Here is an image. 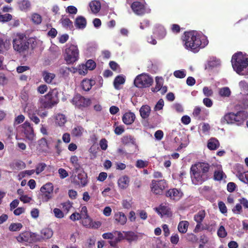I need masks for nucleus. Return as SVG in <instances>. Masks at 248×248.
I'll list each match as a JSON object with an SVG mask.
<instances>
[{"label": "nucleus", "instance_id": "nucleus-1", "mask_svg": "<svg viewBox=\"0 0 248 248\" xmlns=\"http://www.w3.org/2000/svg\"><path fill=\"white\" fill-rule=\"evenodd\" d=\"M182 40L185 48L194 53L208 44L207 37L195 31L185 32Z\"/></svg>", "mask_w": 248, "mask_h": 248}, {"label": "nucleus", "instance_id": "nucleus-2", "mask_svg": "<svg viewBox=\"0 0 248 248\" xmlns=\"http://www.w3.org/2000/svg\"><path fill=\"white\" fill-rule=\"evenodd\" d=\"M209 165L204 162H198L191 166L190 177L192 182L195 185H201L207 179Z\"/></svg>", "mask_w": 248, "mask_h": 248}, {"label": "nucleus", "instance_id": "nucleus-3", "mask_svg": "<svg viewBox=\"0 0 248 248\" xmlns=\"http://www.w3.org/2000/svg\"><path fill=\"white\" fill-rule=\"evenodd\" d=\"M232 63L234 70L238 74L248 75V72L244 70L248 66V55L243 54L241 52H238L232 56Z\"/></svg>", "mask_w": 248, "mask_h": 248}, {"label": "nucleus", "instance_id": "nucleus-4", "mask_svg": "<svg viewBox=\"0 0 248 248\" xmlns=\"http://www.w3.org/2000/svg\"><path fill=\"white\" fill-rule=\"evenodd\" d=\"M58 102L57 92L55 90L49 91L46 95L42 96L39 100L40 108H51Z\"/></svg>", "mask_w": 248, "mask_h": 248}, {"label": "nucleus", "instance_id": "nucleus-5", "mask_svg": "<svg viewBox=\"0 0 248 248\" xmlns=\"http://www.w3.org/2000/svg\"><path fill=\"white\" fill-rule=\"evenodd\" d=\"M248 118V112L244 110L238 111L236 113L231 112L224 116V119L228 124H233L237 125L243 124Z\"/></svg>", "mask_w": 248, "mask_h": 248}, {"label": "nucleus", "instance_id": "nucleus-6", "mask_svg": "<svg viewBox=\"0 0 248 248\" xmlns=\"http://www.w3.org/2000/svg\"><path fill=\"white\" fill-rule=\"evenodd\" d=\"M64 58L68 64H72L77 62L79 58V51L77 46L67 44L64 54Z\"/></svg>", "mask_w": 248, "mask_h": 248}, {"label": "nucleus", "instance_id": "nucleus-7", "mask_svg": "<svg viewBox=\"0 0 248 248\" xmlns=\"http://www.w3.org/2000/svg\"><path fill=\"white\" fill-rule=\"evenodd\" d=\"M13 48L19 53L27 51L29 46V43L23 34H17L13 41Z\"/></svg>", "mask_w": 248, "mask_h": 248}, {"label": "nucleus", "instance_id": "nucleus-8", "mask_svg": "<svg viewBox=\"0 0 248 248\" xmlns=\"http://www.w3.org/2000/svg\"><path fill=\"white\" fill-rule=\"evenodd\" d=\"M16 239L17 241L20 243L25 242L29 243H32L40 241L41 238L39 234L36 233L27 231L20 233L16 237Z\"/></svg>", "mask_w": 248, "mask_h": 248}, {"label": "nucleus", "instance_id": "nucleus-9", "mask_svg": "<svg viewBox=\"0 0 248 248\" xmlns=\"http://www.w3.org/2000/svg\"><path fill=\"white\" fill-rule=\"evenodd\" d=\"M54 186L51 183H47L40 188V198L43 202H47L53 198Z\"/></svg>", "mask_w": 248, "mask_h": 248}, {"label": "nucleus", "instance_id": "nucleus-10", "mask_svg": "<svg viewBox=\"0 0 248 248\" xmlns=\"http://www.w3.org/2000/svg\"><path fill=\"white\" fill-rule=\"evenodd\" d=\"M240 91L241 102L244 108H248V82L245 80H242L238 83Z\"/></svg>", "mask_w": 248, "mask_h": 248}, {"label": "nucleus", "instance_id": "nucleus-11", "mask_svg": "<svg viewBox=\"0 0 248 248\" xmlns=\"http://www.w3.org/2000/svg\"><path fill=\"white\" fill-rule=\"evenodd\" d=\"M153 78L148 75L142 74L138 76L134 80L135 85L138 88H146L151 86Z\"/></svg>", "mask_w": 248, "mask_h": 248}, {"label": "nucleus", "instance_id": "nucleus-12", "mask_svg": "<svg viewBox=\"0 0 248 248\" xmlns=\"http://www.w3.org/2000/svg\"><path fill=\"white\" fill-rule=\"evenodd\" d=\"M131 8L133 12L138 16H142L151 12V9L147 7L146 4L144 2L134 1L131 4Z\"/></svg>", "mask_w": 248, "mask_h": 248}, {"label": "nucleus", "instance_id": "nucleus-13", "mask_svg": "<svg viewBox=\"0 0 248 248\" xmlns=\"http://www.w3.org/2000/svg\"><path fill=\"white\" fill-rule=\"evenodd\" d=\"M166 187L167 184L164 180L153 181L151 190L154 193L160 195Z\"/></svg>", "mask_w": 248, "mask_h": 248}, {"label": "nucleus", "instance_id": "nucleus-14", "mask_svg": "<svg viewBox=\"0 0 248 248\" xmlns=\"http://www.w3.org/2000/svg\"><path fill=\"white\" fill-rule=\"evenodd\" d=\"M72 103L77 107H87L90 104L91 101L88 98H84L79 94H77L72 100Z\"/></svg>", "mask_w": 248, "mask_h": 248}, {"label": "nucleus", "instance_id": "nucleus-15", "mask_svg": "<svg viewBox=\"0 0 248 248\" xmlns=\"http://www.w3.org/2000/svg\"><path fill=\"white\" fill-rule=\"evenodd\" d=\"M22 126L26 138L30 140H33L35 137V134L33 127L31 124L29 122L26 121L22 125Z\"/></svg>", "mask_w": 248, "mask_h": 248}, {"label": "nucleus", "instance_id": "nucleus-16", "mask_svg": "<svg viewBox=\"0 0 248 248\" xmlns=\"http://www.w3.org/2000/svg\"><path fill=\"white\" fill-rule=\"evenodd\" d=\"M81 220L82 225L86 228L96 229L101 226V223L99 221L93 222L89 216L83 217Z\"/></svg>", "mask_w": 248, "mask_h": 248}, {"label": "nucleus", "instance_id": "nucleus-17", "mask_svg": "<svg viewBox=\"0 0 248 248\" xmlns=\"http://www.w3.org/2000/svg\"><path fill=\"white\" fill-rule=\"evenodd\" d=\"M155 210L161 217L163 216L170 217L171 215L170 208L166 203L160 204L158 207L155 208Z\"/></svg>", "mask_w": 248, "mask_h": 248}, {"label": "nucleus", "instance_id": "nucleus-18", "mask_svg": "<svg viewBox=\"0 0 248 248\" xmlns=\"http://www.w3.org/2000/svg\"><path fill=\"white\" fill-rule=\"evenodd\" d=\"M183 195V193L180 190L176 188L169 190L166 194L167 197H169L170 199L175 201L179 200Z\"/></svg>", "mask_w": 248, "mask_h": 248}, {"label": "nucleus", "instance_id": "nucleus-19", "mask_svg": "<svg viewBox=\"0 0 248 248\" xmlns=\"http://www.w3.org/2000/svg\"><path fill=\"white\" fill-rule=\"evenodd\" d=\"M124 239V234L118 231L109 233V245L115 246V244Z\"/></svg>", "mask_w": 248, "mask_h": 248}, {"label": "nucleus", "instance_id": "nucleus-20", "mask_svg": "<svg viewBox=\"0 0 248 248\" xmlns=\"http://www.w3.org/2000/svg\"><path fill=\"white\" fill-rule=\"evenodd\" d=\"M89 6L91 13L94 15L99 13L101 7L100 2L97 0L91 1L89 4Z\"/></svg>", "mask_w": 248, "mask_h": 248}, {"label": "nucleus", "instance_id": "nucleus-21", "mask_svg": "<svg viewBox=\"0 0 248 248\" xmlns=\"http://www.w3.org/2000/svg\"><path fill=\"white\" fill-rule=\"evenodd\" d=\"M136 116L133 112L129 111L125 113L123 117L122 120L124 124L128 125L132 124L135 121Z\"/></svg>", "mask_w": 248, "mask_h": 248}, {"label": "nucleus", "instance_id": "nucleus-22", "mask_svg": "<svg viewBox=\"0 0 248 248\" xmlns=\"http://www.w3.org/2000/svg\"><path fill=\"white\" fill-rule=\"evenodd\" d=\"M130 179L126 175H123L120 177L118 180V185L121 189H126L129 184Z\"/></svg>", "mask_w": 248, "mask_h": 248}, {"label": "nucleus", "instance_id": "nucleus-23", "mask_svg": "<svg viewBox=\"0 0 248 248\" xmlns=\"http://www.w3.org/2000/svg\"><path fill=\"white\" fill-rule=\"evenodd\" d=\"M95 84V81L93 79L85 78L81 83V86L83 90L89 91L92 87Z\"/></svg>", "mask_w": 248, "mask_h": 248}, {"label": "nucleus", "instance_id": "nucleus-24", "mask_svg": "<svg viewBox=\"0 0 248 248\" xmlns=\"http://www.w3.org/2000/svg\"><path fill=\"white\" fill-rule=\"evenodd\" d=\"M140 113L142 118L147 119L150 116L151 108L148 105H143L140 108Z\"/></svg>", "mask_w": 248, "mask_h": 248}, {"label": "nucleus", "instance_id": "nucleus-25", "mask_svg": "<svg viewBox=\"0 0 248 248\" xmlns=\"http://www.w3.org/2000/svg\"><path fill=\"white\" fill-rule=\"evenodd\" d=\"M86 20L85 17L82 16H78L75 20V26L77 28L83 29L86 27Z\"/></svg>", "mask_w": 248, "mask_h": 248}, {"label": "nucleus", "instance_id": "nucleus-26", "mask_svg": "<svg viewBox=\"0 0 248 248\" xmlns=\"http://www.w3.org/2000/svg\"><path fill=\"white\" fill-rule=\"evenodd\" d=\"M84 132V128L79 125H75L71 131V135L73 137H80Z\"/></svg>", "mask_w": 248, "mask_h": 248}, {"label": "nucleus", "instance_id": "nucleus-27", "mask_svg": "<svg viewBox=\"0 0 248 248\" xmlns=\"http://www.w3.org/2000/svg\"><path fill=\"white\" fill-rule=\"evenodd\" d=\"M55 123L60 126L64 125L65 123L67 121L66 117L62 114H57L56 115L55 117Z\"/></svg>", "mask_w": 248, "mask_h": 248}, {"label": "nucleus", "instance_id": "nucleus-28", "mask_svg": "<svg viewBox=\"0 0 248 248\" xmlns=\"http://www.w3.org/2000/svg\"><path fill=\"white\" fill-rule=\"evenodd\" d=\"M206 216L205 210H202L194 215L193 218L196 223H202Z\"/></svg>", "mask_w": 248, "mask_h": 248}, {"label": "nucleus", "instance_id": "nucleus-29", "mask_svg": "<svg viewBox=\"0 0 248 248\" xmlns=\"http://www.w3.org/2000/svg\"><path fill=\"white\" fill-rule=\"evenodd\" d=\"M125 78L122 75L117 76L113 81V86L115 89L118 90L120 89V86L124 84Z\"/></svg>", "mask_w": 248, "mask_h": 248}, {"label": "nucleus", "instance_id": "nucleus-30", "mask_svg": "<svg viewBox=\"0 0 248 248\" xmlns=\"http://www.w3.org/2000/svg\"><path fill=\"white\" fill-rule=\"evenodd\" d=\"M219 146V141L215 138L210 139L207 143V147L211 150H215Z\"/></svg>", "mask_w": 248, "mask_h": 248}, {"label": "nucleus", "instance_id": "nucleus-31", "mask_svg": "<svg viewBox=\"0 0 248 248\" xmlns=\"http://www.w3.org/2000/svg\"><path fill=\"white\" fill-rule=\"evenodd\" d=\"M189 225V222L187 221L184 220L180 221L178 225V231L182 233H186L187 231Z\"/></svg>", "mask_w": 248, "mask_h": 248}, {"label": "nucleus", "instance_id": "nucleus-32", "mask_svg": "<svg viewBox=\"0 0 248 248\" xmlns=\"http://www.w3.org/2000/svg\"><path fill=\"white\" fill-rule=\"evenodd\" d=\"M52 230L49 228L43 229L41 232V236L43 239H48L50 238L53 235Z\"/></svg>", "mask_w": 248, "mask_h": 248}, {"label": "nucleus", "instance_id": "nucleus-33", "mask_svg": "<svg viewBox=\"0 0 248 248\" xmlns=\"http://www.w3.org/2000/svg\"><path fill=\"white\" fill-rule=\"evenodd\" d=\"M24 111L28 114L29 117L32 115L33 114H36L38 111L36 107L32 104H27L25 107Z\"/></svg>", "mask_w": 248, "mask_h": 248}, {"label": "nucleus", "instance_id": "nucleus-34", "mask_svg": "<svg viewBox=\"0 0 248 248\" xmlns=\"http://www.w3.org/2000/svg\"><path fill=\"white\" fill-rule=\"evenodd\" d=\"M125 238L129 242L136 241L138 236L134 232H124V239Z\"/></svg>", "mask_w": 248, "mask_h": 248}, {"label": "nucleus", "instance_id": "nucleus-35", "mask_svg": "<svg viewBox=\"0 0 248 248\" xmlns=\"http://www.w3.org/2000/svg\"><path fill=\"white\" fill-rule=\"evenodd\" d=\"M154 33L159 39L163 38L166 34L165 29L164 27L161 25L158 26Z\"/></svg>", "mask_w": 248, "mask_h": 248}, {"label": "nucleus", "instance_id": "nucleus-36", "mask_svg": "<svg viewBox=\"0 0 248 248\" xmlns=\"http://www.w3.org/2000/svg\"><path fill=\"white\" fill-rule=\"evenodd\" d=\"M19 9L23 11H27L30 8L31 3L29 0H22L18 2Z\"/></svg>", "mask_w": 248, "mask_h": 248}, {"label": "nucleus", "instance_id": "nucleus-37", "mask_svg": "<svg viewBox=\"0 0 248 248\" xmlns=\"http://www.w3.org/2000/svg\"><path fill=\"white\" fill-rule=\"evenodd\" d=\"M115 219L116 221L120 223L121 224H124L126 223L127 218L125 215L122 212H119L115 215Z\"/></svg>", "mask_w": 248, "mask_h": 248}, {"label": "nucleus", "instance_id": "nucleus-38", "mask_svg": "<svg viewBox=\"0 0 248 248\" xmlns=\"http://www.w3.org/2000/svg\"><path fill=\"white\" fill-rule=\"evenodd\" d=\"M60 23L66 29H71L73 27V23L69 18L62 16L60 20Z\"/></svg>", "mask_w": 248, "mask_h": 248}, {"label": "nucleus", "instance_id": "nucleus-39", "mask_svg": "<svg viewBox=\"0 0 248 248\" xmlns=\"http://www.w3.org/2000/svg\"><path fill=\"white\" fill-rule=\"evenodd\" d=\"M44 80L47 83H51L55 77V74L47 72H44L43 73Z\"/></svg>", "mask_w": 248, "mask_h": 248}, {"label": "nucleus", "instance_id": "nucleus-40", "mask_svg": "<svg viewBox=\"0 0 248 248\" xmlns=\"http://www.w3.org/2000/svg\"><path fill=\"white\" fill-rule=\"evenodd\" d=\"M219 94L224 97H228L230 96L231 92L230 89L228 87L221 88L219 90Z\"/></svg>", "mask_w": 248, "mask_h": 248}, {"label": "nucleus", "instance_id": "nucleus-41", "mask_svg": "<svg viewBox=\"0 0 248 248\" xmlns=\"http://www.w3.org/2000/svg\"><path fill=\"white\" fill-rule=\"evenodd\" d=\"M122 141L124 144L129 143L133 145L136 144V140L131 136H124L122 139Z\"/></svg>", "mask_w": 248, "mask_h": 248}, {"label": "nucleus", "instance_id": "nucleus-42", "mask_svg": "<svg viewBox=\"0 0 248 248\" xmlns=\"http://www.w3.org/2000/svg\"><path fill=\"white\" fill-rule=\"evenodd\" d=\"M214 177L215 180L220 181L225 178L226 175L222 170H218L215 171Z\"/></svg>", "mask_w": 248, "mask_h": 248}, {"label": "nucleus", "instance_id": "nucleus-43", "mask_svg": "<svg viewBox=\"0 0 248 248\" xmlns=\"http://www.w3.org/2000/svg\"><path fill=\"white\" fill-rule=\"evenodd\" d=\"M156 85L155 87L153 89V91L157 92L159 91L161 87L163 85V78L161 77H156L155 78Z\"/></svg>", "mask_w": 248, "mask_h": 248}, {"label": "nucleus", "instance_id": "nucleus-44", "mask_svg": "<svg viewBox=\"0 0 248 248\" xmlns=\"http://www.w3.org/2000/svg\"><path fill=\"white\" fill-rule=\"evenodd\" d=\"M31 20L36 25L41 24L42 20V18L41 15L37 13H33L31 15Z\"/></svg>", "mask_w": 248, "mask_h": 248}, {"label": "nucleus", "instance_id": "nucleus-45", "mask_svg": "<svg viewBox=\"0 0 248 248\" xmlns=\"http://www.w3.org/2000/svg\"><path fill=\"white\" fill-rule=\"evenodd\" d=\"M77 178L79 180L78 182L82 186H85L87 183L86 175L84 172L79 173L78 174Z\"/></svg>", "mask_w": 248, "mask_h": 248}, {"label": "nucleus", "instance_id": "nucleus-46", "mask_svg": "<svg viewBox=\"0 0 248 248\" xmlns=\"http://www.w3.org/2000/svg\"><path fill=\"white\" fill-rule=\"evenodd\" d=\"M22 226L20 223H13L10 225L9 229L12 232L19 231L22 228Z\"/></svg>", "mask_w": 248, "mask_h": 248}, {"label": "nucleus", "instance_id": "nucleus-47", "mask_svg": "<svg viewBox=\"0 0 248 248\" xmlns=\"http://www.w3.org/2000/svg\"><path fill=\"white\" fill-rule=\"evenodd\" d=\"M236 175L239 178L240 175H243L246 170H244L243 165L240 164H237L235 168Z\"/></svg>", "mask_w": 248, "mask_h": 248}, {"label": "nucleus", "instance_id": "nucleus-48", "mask_svg": "<svg viewBox=\"0 0 248 248\" xmlns=\"http://www.w3.org/2000/svg\"><path fill=\"white\" fill-rule=\"evenodd\" d=\"M220 64V62L218 59L216 58L213 57L210 59L208 62V65L211 67H216L219 66Z\"/></svg>", "mask_w": 248, "mask_h": 248}, {"label": "nucleus", "instance_id": "nucleus-49", "mask_svg": "<svg viewBox=\"0 0 248 248\" xmlns=\"http://www.w3.org/2000/svg\"><path fill=\"white\" fill-rule=\"evenodd\" d=\"M88 70H89L85 66L84 64L79 65L77 69V71L78 74L80 75L83 76L87 74Z\"/></svg>", "mask_w": 248, "mask_h": 248}, {"label": "nucleus", "instance_id": "nucleus-50", "mask_svg": "<svg viewBox=\"0 0 248 248\" xmlns=\"http://www.w3.org/2000/svg\"><path fill=\"white\" fill-rule=\"evenodd\" d=\"M109 67L117 73L121 72V68L119 65L114 61L109 62Z\"/></svg>", "mask_w": 248, "mask_h": 248}, {"label": "nucleus", "instance_id": "nucleus-51", "mask_svg": "<svg viewBox=\"0 0 248 248\" xmlns=\"http://www.w3.org/2000/svg\"><path fill=\"white\" fill-rule=\"evenodd\" d=\"M46 167V165L44 163H40L38 164L36 166V169L35 170V173L36 174H39L43 171H44Z\"/></svg>", "mask_w": 248, "mask_h": 248}, {"label": "nucleus", "instance_id": "nucleus-52", "mask_svg": "<svg viewBox=\"0 0 248 248\" xmlns=\"http://www.w3.org/2000/svg\"><path fill=\"white\" fill-rule=\"evenodd\" d=\"M78 161V157L76 155H73L70 157V162L76 170H78L80 167Z\"/></svg>", "mask_w": 248, "mask_h": 248}, {"label": "nucleus", "instance_id": "nucleus-53", "mask_svg": "<svg viewBox=\"0 0 248 248\" xmlns=\"http://www.w3.org/2000/svg\"><path fill=\"white\" fill-rule=\"evenodd\" d=\"M173 75L177 78H182L186 77V71L184 69L176 70L174 72Z\"/></svg>", "mask_w": 248, "mask_h": 248}, {"label": "nucleus", "instance_id": "nucleus-54", "mask_svg": "<svg viewBox=\"0 0 248 248\" xmlns=\"http://www.w3.org/2000/svg\"><path fill=\"white\" fill-rule=\"evenodd\" d=\"M84 65L89 70H93L96 67V63L92 60H88Z\"/></svg>", "mask_w": 248, "mask_h": 248}, {"label": "nucleus", "instance_id": "nucleus-55", "mask_svg": "<svg viewBox=\"0 0 248 248\" xmlns=\"http://www.w3.org/2000/svg\"><path fill=\"white\" fill-rule=\"evenodd\" d=\"M70 71V68L63 66L60 69L59 73L63 77H66L69 75Z\"/></svg>", "mask_w": 248, "mask_h": 248}, {"label": "nucleus", "instance_id": "nucleus-56", "mask_svg": "<svg viewBox=\"0 0 248 248\" xmlns=\"http://www.w3.org/2000/svg\"><path fill=\"white\" fill-rule=\"evenodd\" d=\"M12 18V16L9 14L1 15L0 13V22H5L11 20Z\"/></svg>", "mask_w": 248, "mask_h": 248}, {"label": "nucleus", "instance_id": "nucleus-57", "mask_svg": "<svg viewBox=\"0 0 248 248\" xmlns=\"http://www.w3.org/2000/svg\"><path fill=\"white\" fill-rule=\"evenodd\" d=\"M148 165V161L139 159L137 161L136 166L138 168H144Z\"/></svg>", "mask_w": 248, "mask_h": 248}, {"label": "nucleus", "instance_id": "nucleus-58", "mask_svg": "<svg viewBox=\"0 0 248 248\" xmlns=\"http://www.w3.org/2000/svg\"><path fill=\"white\" fill-rule=\"evenodd\" d=\"M227 233L223 226H220L217 231V235L219 237L224 238L227 236Z\"/></svg>", "mask_w": 248, "mask_h": 248}, {"label": "nucleus", "instance_id": "nucleus-59", "mask_svg": "<svg viewBox=\"0 0 248 248\" xmlns=\"http://www.w3.org/2000/svg\"><path fill=\"white\" fill-rule=\"evenodd\" d=\"M132 200L130 199L129 200H124L122 201V205L123 207L127 209H129L131 208L132 205Z\"/></svg>", "mask_w": 248, "mask_h": 248}, {"label": "nucleus", "instance_id": "nucleus-60", "mask_svg": "<svg viewBox=\"0 0 248 248\" xmlns=\"http://www.w3.org/2000/svg\"><path fill=\"white\" fill-rule=\"evenodd\" d=\"M53 213L56 217L58 218H62L64 217V213L59 208H55L53 209Z\"/></svg>", "mask_w": 248, "mask_h": 248}, {"label": "nucleus", "instance_id": "nucleus-61", "mask_svg": "<svg viewBox=\"0 0 248 248\" xmlns=\"http://www.w3.org/2000/svg\"><path fill=\"white\" fill-rule=\"evenodd\" d=\"M202 91L204 95L207 97L212 96L213 94V90L208 87H203Z\"/></svg>", "mask_w": 248, "mask_h": 248}, {"label": "nucleus", "instance_id": "nucleus-62", "mask_svg": "<svg viewBox=\"0 0 248 248\" xmlns=\"http://www.w3.org/2000/svg\"><path fill=\"white\" fill-rule=\"evenodd\" d=\"M25 120V117L23 115L20 114L16 117L14 121V125H17L19 124L22 122H24Z\"/></svg>", "mask_w": 248, "mask_h": 248}, {"label": "nucleus", "instance_id": "nucleus-63", "mask_svg": "<svg viewBox=\"0 0 248 248\" xmlns=\"http://www.w3.org/2000/svg\"><path fill=\"white\" fill-rule=\"evenodd\" d=\"M218 208L222 214L226 213L227 212V207L223 202H219L218 203Z\"/></svg>", "mask_w": 248, "mask_h": 248}, {"label": "nucleus", "instance_id": "nucleus-64", "mask_svg": "<svg viewBox=\"0 0 248 248\" xmlns=\"http://www.w3.org/2000/svg\"><path fill=\"white\" fill-rule=\"evenodd\" d=\"M241 182L248 184V170L246 171L243 175H240V177L238 178Z\"/></svg>", "mask_w": 248, "mask_h": 248}]
</instances>
